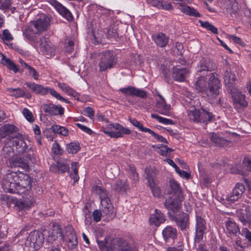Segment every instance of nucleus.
Returning <instances> with one entry per match:
<instances>
[{
  "mask_svg": "<svg viewBox=\"0 0 251 251\" xmlns=\"http://www.w3.org/2000/svg\"><path fill=\"white\" fill-rule=\"evenodd\" d=\"M2 185L6 192L22 194L31 189V178L27 174L12 172L6 175Z\"/></svg>",
  "mask_w": 251,
  "mask_h": 251,
  "instance_id": "nucleus-1",
  "label": "nucleus"
},
{
  "mask_svg": "<svg viewBox=\"0 0 251 251\" xmlns=\"http://www.w3.org/2000/svg\"><path fill=\"white\" fill-rule=\"evenodd\" d=\"M44 240V234L37 230L31 232L25 240V247L27 251H37Z\"/></svg>",
  "mask_w": 251,
  "mask_h": 251,
  "instance_id": "nucleus-2",
  "label": "nucleus"
},
{
  "mask_svg": "<svg viewBox=\"0 0 251 251\" xmlns=\"http://www.w3.org/2000/svg\"><path fill=\"white\" fill-rule=\"evenodd\" d=\"M25 84L27 86L32 92L36 94L45 95L49 93L52 96L56 99L64 101L66 103H69L70 101L65 98L62 97L58 92L52 88L44 87L43 86L36 84L34 82H26Z\"/></svg>",
  "mask_w": 251,
  "mask_h": 251,
  "instance_id": "nucleus-3",
  "label": "nucleus"
},
{
  "mask_svg": "<svg viewBox=\"0 0 251 251\" xmlns=\"http://www.w3.org/2000/svg\"><path fill=\"white\" fill-rule=\"evenodd\" d=\"M188 118L190 122L194 123H205L212 121L213 114L205 109L200 110L194 109L187 111Z\"/></svg>",
  "mask_w": 251,
  "mask_h": 251,
  "instance_id": "nucleus-4",
  "label": "nucleus"
},
{
  "mask_svg": "<svg viewBox=\"0 0 251 251\" xmlns=\"http://www.w3.org/2000/svg\"><path fill=\"white\" fill-rule=\"evenodd\" d=\"M111 251H138L135 247L129 246L128 242L121 238L111 240Z\"/></svg>",
  "mask_w": 251,
  "mask_h": 251,
  "instance_id": "nucleus-5",
  "label": "nucleus"
},
{
  "mask_svg": "<svg viewBox=\"0 0 251 251\" xmlns=\"http://www.w3.org/2000/svg\"><path fill=\"white\" fill-rule=\"evenodd\" d=\"M35 44H39L40 50L48 57L54 55L55 48L51 42L44 37H40L35 40Z\"/></svg>",
  "mask_w": 251,
  "mask_h": 251,
  "instance_id": "nucleus-6",
  "label": "nucleus"
},
{
  "mask_svg": "<svg viewBox=\"0 0 251 251\" xmlns=\"http://www.w3.org/2000/svg\"><path fill=\"white\" fill-rule=\"evenodd\" d=\"M195 227V243H200L203 240V235L207 229L205 220L201 216H197Z\"/></svg>",
  "mask_w": 251,
  "mask_h": 251,
  "instance_id": "nucleus-7",
  "label": "nucleus"
},
{
  "mask_svg": "<svg viewBox=\"0 0 251 251\" xmlns=\"http://www.w3.org/2000/svg\"><path fill=\"white\" fill-rule=\"evenodd\" d=\"M221 87V84L218 78L217 74H211L208 81V86L207 90L208 96L215 97L219 94V90Z\"/></svg>",
  "mask_w": 251,
  "mask_h": 251,
  "instance_id": "nucleus-8",
  "label": "nucleus"
},
{
  "mask_svg": "<svg viewBox=\"0 0 251 251\" xmlns=\"http://www.w3.org/2000/svg\"><path fill=\"white\" fill-rule=\"evenodd\" d=\"M183 197H178L175 196L168 197L165 199L164 202V206L168 210L172 211L174 213L178 211L180 209L181 202Z\"/></svg>",
  "mask_w": 251,
  "mask_h": 251,
  "instance_id": "nucleus-9",
  "label": "nucleus"
},
{
  "mask_svg": "<svg viewBox=\"0 0 251 251\" xmlns=\"http://www.w3.org/2000/svg\"><path fill=\"white\" fill-rule=\"evenodd\" d=\"M93 189L96 193L100 195V205L101 206V209L103 213L105 214H109V201H110V199L107 197V194L101 187L99 186H96L93 187Z\"/></svg>",
  "mask_w": 251,
  "mask_h": 251,
  "instance_id": "nucleus-10",
  "label": "nucleus"
},
{
  "mask_svg": "<svg viewBox=\"0 0 251 251\" xmlns=\"http://www.w3.org/2000/svg\"><path fill=\"white\" fill-rule=\"evenodd\" d=\"M51 20V17L50 16L43 14L37 20L32 22V25L40 32L47 30L50 25Z\"/></svg>",
  "mask_w": 251,
  "mask_h": 251,
  "instance_id": "nucleus-11",
  "label": "nucleus"
},
{
  "mask_svg": "<svg viewBox=\"0 0 251 251\" xmlns=\"http://www.w3.org/2000/svg\"><path fill=\"white\" fill-rule=\"evenodd\" d=\"M48 2L67 21L71 22L73 20L74 17L71 12L62 4L56 0H49Z\"/></svg>",
  "mask_w": 251,
  "mask_h": 251,
  "instance_id": "nucleus-12",
  "label": "nucleus"
},
{
  "mask_svg": "<svg viewBox=\"0 0 251 251\" xmlns=\"http://www.w3.org/2000/svg\"><path fill=\"white\" fill-rule=\"evenodd\" d=\"M245 190V185L240 182L237 183L232 191L227 196L226 200L230 202H234L241 198Z\"/></svg>",
  "mask_w": 251,
  "mask_h": 251,
  "instance_id": "nucleus-13",
  "label": "nucleus"
},
{
  "mask_svg": "<svg viewBox=\"0 0 251 251\" xmlns=\"http://www.w3.org/2000/svg\"><path fill=\"white\" fill-rule=\"evenodd\" d=\"M226 234L229 237H238L240 238V235H242L239 226L232 220L229 219L225 223Z\"/></svg>",
  "mask_w": 251,
  "mask_h": 251,
  "instance_id": "nucleus-14",
  "label": "nucleus"
},
{
  "mask_svg": "<svg viewBox=\"0 0 251 251\" xmlns=\"http://www.w3.org/2000/svg\"><path fill=\"white\" fill-rule=\"evenodd\" d=\"M9 137L13 139V146L16 148V150L18 153H24L28 150V148L21 134L17 133L16 135L10 136Z\"/></svg>",
  "mask_w": 251,
  "mask_h": 251,
  "instance_id": "nucleus-15",
  "label": "nucleus"
},
{
  "mask_svg": "<svg viewBox=\"0 0 251 251\" xmlns=\"http://www.w3.org/2000/svg\"><path fill=\"white\" fill-rule=\"evenodd\" d=\"M63 237L62 229L58 225L53 226L52 232L51 235L49 236L47 239V243L46 245L47 248H50V246L52 245H56V239L57 238Z\"/></svg>",
  "mask_w": 251,
  "mask_h": 251,
  "instance_id": "nucleus-16",
  "label": "nucleus"
},
{
  "mask_svg": "<svg viewBox=\"0 0 251 251\" xmlns=\"http://www.w3.org/2000/svg\"><path fill=\"white\" fill-rule=\"evenodd\" d=\"M130 133L129 129L125 128L119 124H111V137L118 138L123 137L124 134L128 135Z\"/></svg>",
  "mask_w": 251,
  "mask_h": 251,
  "instance_id": "nucleus-17",
  "label": "nucleus"
},
{
  "mask_svg": "<svg viewBox=\"0 0 251 251\" xmlns=\"http://www.w3.org/2000/svg\"><path fill=\"white\" fill-rule=\"evenodd\" d=\"M189 71L185 68H181L179 65L174 67L173 69V78L177 81H183L188 75Z\"/></svg>",
  "mask_w": 251,
  "mask_h": 251,
  "instance_id": "nucleus-18",
  "label": "nucleus"
},
{
  "mask_svg": "<svg viewBox=\"0 0 251 251\" xmlns=\"http://www.w3.org/2000/svg\"><path fill=\"white\" fill-rule=\"evenodd\" d=\"M172 220L175 222L181 230L188 228L189 225V216L185 213H182L178 216H173Z\"/></svg>",
  "mask_w": 251,
  "mask_h": 251,
  "instance_id": "nucleus-19",
  "label": "nucleus"
},
{
  "mask_svg": "<svg viewBox=\"0 0 251 251\" xmlns=\"http://www.w3.org/2000/svg\"><path fill=\"white\" fill-rule=\"evenodd\" d=\"M120 91L126 96H137L141 98L147 97V94L145 91L131 86L121 88Z\"/></svg>",
  "mask_w": 251,
  "mask_h": 251,
  "instance_id": "nucleus-20",
  "label": "nucleus"
},
{
  "mask_svg": "<svg viewBox=\"0 0 251 251\" xmlns=\"http://www.w3.org/2000/svg\"><path fill=\"white\" fill-rule=\"evenodd\" d=\"M42 107L45 113H47L50 115H63L64 114V108L61 106L50 103L44 104L42 106Z\"/></svg>",
  "mask_w": 251,
  "mask_h": 251,
  "instance_id": "nucleus-21",
  "label": "nucleus"
},
{
  "mask_svg": "<svg viewBox=\"0 0 251 251\" xmlns=\"http://www.w3.org/2000/svg\"><path fill=\"white\" fill-rule=\"evenodd\" d=\"M224 79L225 85L228 91H234V89L236 88L235 81L236 80L235 75L230 71L226 70L225 72Z\"/></svg>",
  "mask_w": 251,
  "mask_h": 251,
  "instance_id": "nucleus-22",
  "label": "nucleus"
},
{
  "mask_svg": "<svg viewBox=\"0 0 251 251\" xmlns=\"http://www.w3.org/2000/svg\"><path fill=\"white\" fill-rule=\"evenodd\" d=\"M233 91H229V92L232 95L233 103L235 106H247L248 103L245 100V96L242 94L236 88Z\"/></svg>",
  "mask_w": 251,
  "mask_h": 251,
  "instance_id": "nucleus-23",
  "label": "nucleus"
},
{
  "mask_svg": "<svg viewBox=\"0 0 251 251\" xmlns=\"http://www.w3.org/2000/svg\"><path fill=\"white\" fill-rule=\"evenodd\" d=\"M162 235L166 242H171L176 238L177 231L176 228L168 226L163 230Z\"/></svg>",
  "mask_w": 251,
  "mask_h": 251,
  "instance_id": "nucleus-24",
  "label": "nucleus"
},
{
  "mask_svg": "<svg viewBox=\"0 0 251 251\" xmlns=\"http://www.w3.org/2000/svg\"><path fill=\"white\" fill-rule=\"evenodd\" d=\"M216 68L215 64L209 58H204L199 62L198 72L214 71Z\"/></svg>",
  "mask_w": 251,
  "mask_h": 251,
  "instance_id": "nucleus-25",
  "label": "nucleus"
},
{
  "mask_svg": "<svg viewBox=\"0 0 251 251\" xmlns=\"http://www.w3.org/2000/svg\"><path fill=\"white\" fill-rule=\"evenodd\" d=\"M165 220V216L159 210L156 209L154 213L151 215L149 221L151 225L158 226L164 223Z\"/></svg>",
  "mask_w": 251,
  "mask_h": 251,
  "instance_id": "nucleus-26",
  "label": "nucleus"
},
{
  "mask_svg": "<svg viewBox=\"0 0 251 251\" xmlns=\"http://www.w3.org/2000/svg\"><path fill=\"white\" fill-rule=\"evenodd\" d=\"M9 165L12 168L20 167L24 169H28L29 168L28 161L27 159L18 156L10 159Z\"/></svg>",
  "mask_w": 251,
  "mask_h": 251,
  "instance_id": "nucleus-27",
  "label": "nucleus"
},
{
  "mask_svg": "<svg viewBox=\"0 0 251 251\" xmlns=\"http://www.w3.org/2000/svg\"><path fill=\"white\" fill-rule=\"evenodd\" d=\"M158 96L160 100L156 101L157 111L161 114L168 115L170 105L166 104L165 99L160 94H158Z\"/></svg>",
  "mask_w": 251,
  "mask_h": 251,
  "instance_id": "nucleus-28",
  "label": "nucleus"
},
{
  "mask_svg": "<svg viewBox=\"0 0 251 251\" xmlns=\"http://www.w3.org/2000/svg\"><path fill=\"white\" fill-rule=\"evenodd\" d=\"M153 40L158 47L164 48L169 42V37L163 33L154 34L152 36Z\"/></svg>",
  "mask_w": 251,
  "mask_h": 251,
  "instance_id": "nucleus-29",
  "label": "nucleus"
},
{
  "mask_svg": "<svg viewBox=\"0 0 251 251\" xmlns=\"http://www.w3.org/2000/svg\"><path fill=\"white\" fill-rule=\"evenodd\" d=\"M68 234H67V240L68 247L71 249L75 248L77 244V238L76 235L71 226L67 227Z\"/></svg>",
  "mask_w": 251,
  "mask_h": 251,
  "instance_id": "nucleus-30",
  "label": "nucleus"
},
{
  "mask_svg": "<svg viewBox=\"0 0 251 251\" xmlns=\"http://www.w3.org/2000/svg\"><path fill=\"white\" fill-rule=\"evenodd\" d=\"M169 186L171 192L170 194L178 197H183L182 190L179 184L175 179L169 180Z\"/></svg>",
  "mask_w": 251,
  "mask_h": 251,
  "instance_id": "nucleus-31",
  "label": "nucleus"
},
{
  "mask_svg": "<svg viewBox=\"0 0 251 251\" xmlns=\"http://www.w3.org/2000/svg\"><path fill=\"white\" fill-rule=\"evenodd\" d=\"M34 28V27L32 25L25 29L23 32V35L26 39L30 41H33L35 43V39L40 38V37H36L35 34H39L40 32L37 29Z\"/></svg>",
  "mask_w": 251,
  "mask_h": 251,
  "instance_id": "nucleus-32",
  "label": "nucleus"
},
{
  "mask_svg": "<svg viewBox=\"0 0 251 251\" xmlns=\"http://www.w3.org/2000/svg\"><path fill=\"white\" fill-rule=\"evenodd\" d=\"M209 138L212 142L219 147H224L228 143L227 140L220 136L219 134L214 133H211L210 134Z\"/></svg>",
  "mask_w": 251,
  "mask_h": 251,
  "instance_id": "nucleus-33",
  "label": "nucleus"
},
{
  "mask_svg": "<svg viewBox=\"0 0 251 251\" xmlns=\"http://www.w3.org/2000/svg\"><path fill=\"white\" fill-rule=\"evenodd\" d=\"M57 86L68 95L73 97L75 99L79 100V94L73 90L69 85L64 83L58 82Z\"/></svg>",
  "mask_w": 251,
  "mask_h": 251,
  "instance_id": "nucleus-34",
  "label": "nucleus"
},
{
  "mask_svg": "<svg viewBox=\"0 0 251 251\" xmlns=\"http://www.w3.org/2000/svg\"><path fill=\"white\" fill-rule=\"evenodd\" d=\"M103 55L104 57L101 58L99 63L100 71H104L110 67V51H106Z\"/></svg>",
  "mask_w": 251,
  "mask_h": 251,
  "instance_id": "nucleus-35",
  "label": "nucleus"
},
{
  "mask_svg": "<svg viewBox=\"0 0 251 251\" xmlns=\"http://www.w3.org/2000/svg\"><path fill=\"white\" fill-rule=\"evenodd\" d=\"M179 9L184 14L191 16L200 17L201 16L196 9L188 6L180 4L179 6Z\"/></svg>",
  "mask_w": 251,
  "mask_h": 251,
  "instance_id": "nucleus-36",
  "label": "nucleus"
},
{
  "mask_svg": "<svg viewBox=\"0 0 251 251\" xmlns=\"http://www.w3.org/2000/svg\"><path fill=\"white\" fill-rule=\"evenodd\" d=\"M238 218L244 225H251V213L250 212L240 211L238 212Z\"/></svg>",
  "mask_w": 251,
  "mask_h": 251,
  "instance_id": "nucleus-37",
  "label": "nucleus"
},
{
  "mask_svg": "<svg viewBox=\"0 0 251 251\" xmlns=\"http://www.w3.org/2000/svg\"><path fill=\"white\" fill-rule=\"evenodd\" d=\"M196 89L199 92H205L207 94V87L204 77H199L195 83Z\"/></svg>",
  "mask_w": 251,
  "mask_h": 251,
  "instance_id": "nucleus-38",
  "label": "nucleus"
},
{
  "mask_svg": "<svg viewBox=\"0 0 251 251\" xmlns=\"http://www.w3.org/2000/svg\"><path fill=\"white\" fill-rule=\"evenodd\" d=\"M156 172L155 169L152 167H147L145 169L146 178L148 180V184L156 182L155 179Z\"/></svg>",
  "mask_w": 251,
  "mask_h": 251,
  "instance_id": "nucleus-39",
  "label": "nucleus"
},
{
  "mask_svg": "<svg viewBox=\"0 0 251 251\" xmlns=\"http://www.w3.org/2000/svg\"><path fill=\"white\" fill-rule=\"evenodd\" d=\"M15 126L9 124L4 125L1 129V131L2 132L3 136H9L7 139H11L9 136L16 135L17 133H14L12 135L13 132L15 131Z\"/></svg>",
  "mask_w": 251,
  "mask_h": 251,
  "instance_id": "nucleus-40",
  "label": "nucleus"
},
{
  "mask_svg": "<svg viewBox=\"0 0 251 251\" xmlns=\"http://www.w3.org/2000/svg\"><path fill=\"white\" fill-rule=\"evenodd\" d=\"M1 63L3 65L6 66L9 70H13L15 73L19 72V69L10 59L7 58L4 55H2Z\"/></svg>",
  "mask_w": 251,
  "mask_h": 251,
  "instance_id": "nucleus-41",
  "label": "nucleus"
},
{
  "mask_svg": "<svg viewBox=\"0 0 251 251\" xmlns=\"http://www.w3.org/2000/svg\"><path fill=\"white\" fill-rule=\"evenodd\" d=\"M100 251H110V237L106 236L103 240H97Z\"/></svg>",
  "mask_w": 251,
  "mask_h": 251,
  "instance_id": "nucleus-42",
  "label": "nucleus"
},
{
  "mask_svg": "<svg viewBox=\"0 0 251 251\" xmlns=\"http://www.w3.org/2000/svg\"><path fill=\"white\" fill-rule=\"evenodd\" d=\"M7 90L11 94V96L14 97L16 98L23 97L25 95V91L20 88H8Z\"/></svg>",
  "mask_w": 251,
  "mask_h": 251,
  "instance_id": "nucleus-43",
  "label": "nucleus"
},
{
  "mask_svg": "<svg viewBox=\"0 0 251 251\" xmlns=\"http://www.w3.org/2000/svg\"><path fill=\"white\" fill-rule=\"evenodd\" d=\"M148 186L151 189L152 194L154 197L160 198L161 196V190L157 182L149 184Z\"/></svg>",
  "mask_w": 251,
  "mask_h": 251,
  "instance_id": "nucleus-44",
  "label": "nucleus"
},
{
  "mask_svg": "<svg viewBox=\"0 0 251 251\" xmlns=\"http://www.w3.org/2000/svg\"><path fill=\"white\" fill-rule=\"evenodd\" d=\"M80 149L78 143L72 142L67 145V150L69 153L75 154Z\"/></svg>",
  "mask_w": 251,
  "mask_h": 251,
  "instance_id": "nucleus-45",
  "label": "nucleus"
},
{
  "mask_svg": "<svg viewBox=\"0 0 251 251\" xmlns=\"http://www.w3.org/2000/svg\"><path fill=\"white\" fill-rule=\"evenodd\" d=\"M51 129L53 133L60 134L64 136H67L68 134V130L67 128L57 125L52 126Z\"/></svg>",
  "mask_w": 251,
  "mask_h": 251,
  "instance_id": "nucleus-46",
  "label": "nucleus"
},
{
  "mask_svg": "<svg viewBox=\"0 0 251 251\" xmlns=\"http://www.w3.org/2000/svg\"><path fill=\"white\" fill-rule=\"evenodd\" d=\"M239 9L238 2L236 0H229V4L227 7V11L230 14L236 12Z\"/></svg>",
  "mask_w": 251,
  "mask_h": 251,
  "instance_id": "nucleus-47",
  "label": "nucleus"
},
{
  "mask_svg": "<svg viewBox=\"0 0 251 251\" xmlns=\"http://www.w3.org/2000/svg\"><path fill=\"white\" fill-rule=\"evenodd\" d=\"M25 155L24 158L25 157V159H27V160L29 162H30L31 163H35L36 162V159L35 157V155L33 152V151L32 150L31 148H28V150L25 152Z\"/></svg>",
  "mask_w": 251,
  "mask_h": 251,
  "instance_id": "nucleus-48",
  "label": "nucleus"
},
{
  "mask_svg": "<svg viewBox=\"0 0 251 251\" xmlns=\"http://www.w3.org/2000/svg\"><path fill=\"white\" fill-rule=\"evenodd\" d=\"M158 152L164 156H168L173 151V150L166 145H161L158 147Z\"/></svg>",
  "mask_w": 251,
  "mask_h": 251,
  "instance_id": "nucleus-49",
  "label": "nucleus"
},
{
  "mask_svg": "<svg viewBox=\"0 0 251 251\" xmlns=\"http://www.w3.org/2000/svg\"><path fill=\"white\" fill-rule=\"evenodd\" d=\"M57 167L62 173L68 171L69 169V165L67 163V161L65 160H60L57 162Z\"/></svg>",
  "mask_w": 251,
  "mask_h": 251,
  "instance_id": "nucleus-50",
  "label": "nucleus"
},
{
  "mask_svg": "<svg viewBox=\"0 0 251 251\" xmlns=\"http://www.w3.org/2000/svg\"><path fill=\"white\" fill-rule=\"evenodd\" d=\"M200 23L201 24V25L207 29V30L211 31L213 33L215 34H218V29L214 26H213L212 24H210L208 22H202V21H200Z\"/></svg>",
  "mask_w": 251,
  "mask_h": 251,
  "instance_id": "nucleus-51",
  "label": "nucleus"
},
{
  "mask_svg": "<svg viewBox=\"0 0 251 251\" xmlns=\"http://www.w3.org/2000/svg\"><path fill=\"white\" fill-rule=\"evenodd\" d=\"M128 188L126 182L122 180H118L116 184L115 190L118 192H126Z\"/></svg>",
  "mask_w": 251,
  "mask_h": 251,
  "instance_id": "nucleus-52",
  "label": "nucleus"
},
{
  "mask_svg": "<svg viewBox=\"0 0 251 251\" xmlns=\"http://www.w3.org/2000/svg\"><path fill=\"white\" fill-rule=\"evenodd\" d=\"M111 44H115L116 43L118 42L120 40V37L118 33V28L116 27L114 28H112V30L111 31Z\"/></svg>",
  "mask_w": 251,
  "mask_h": 251,
  "instance_id": "nucleus-53",
  "label": "nucleus"
},
{
  "mask_svg": "<svg viewBox=\"0 0 251 251\" xmlns=\"http://www.w3.org/2000/svg\"><path fill=\"white\" fill-rule=\"evenodd\" d=\"M151 116L152 118L156 119L160 123H163L165 125H173L174 122L171 120L162 117L158 115L151 114Z\"/></svg>",
  "mask_w": 251,
  "mask_h": 251,
  "instance_id": "nucleus-54",
  "label": "nucleus"
},
{
  "mask_svg": "<svg viewBox=\"0 0 251 251\" xmlns=\"http://www.w3.org/2000/svg\"><path fill=\"white\" fill-rule=\"evenodd\" d=\"M130 123L135 126L137 127L139 130L142 132H148L150 131V128L144 127L140 122H138L135 119H130Z\"/></svg>",
  "mask_w": 251,
  "mask_h": 251,
  "instance_id": "nucleus-55",
  "label": "nucleus"
},
{
  "mask_svg": "<svg viewBox=\"0 0 251 251\" xmlns=\"http://www.w3.org/2000/svg\"><path fill=\"white\" fill-rule=\"evenodd\" d=\"M23 114L25 119L29 122H33L34 121V118L33 114L27 108H25L23 110Z\"/></svg>",
  "mask_w": 251,
  "mask_h": 251,
  "instance_id": "nucleus-56",
  "label": "nucleus"
},
{
  "mask_svg": "<svg viewBox=\"0 0 251 251\" xmlns=\"http://www.w3.org/2000/svg\"><path fill=\"white\" fill-rule=\"evenodd\" d=\"M51 150L53 153L56 155H60L63 152V150L60 148L59 144L56 142L52 144Z\"/></svg>",
  "mask_w": 251,
  "mask_h": 251,
  "instance_id": "nucleus-57",
  "label": "nucleus"
},
{
  "mask_svg": "<svg viewBox=\"0 0 251 251\" xmlns=\"http://www.w3.org/2000/svg\"><path fill=\"white\" fill-rule=\"evenodd\" d=\"M0 37L2 40L8 41L12 40L13 39L12 35L8 29H4L3 31L2 34H0Z\"/></svg>",
  "mask_w": 251,
  "mask_h": 251,
  "instance_id": "nucleus-58",
  "label": "nucleus"
},
{
  "mask_svg": "<svg viewBox=\"0 0 251 251\" xmlns=\"http://www.w3.org/2000/svg\"><path fill=\"white\" fill-rule=\"evenodd\" d=\"M149 133L151 134L155 139H156L158 142H162L164 143H168L167 140L161 135H159L151 129L148 132Z\"/></svg>",
  "mask_w": 251,
  "mask_h": 251,
  "instance_id": "nucleus-59",
  "label": "nucleus"
},
{
  "mask_svg": "<svg viewBox=\"0 0 251 251\" xmlns=\"http://www.w3.org/2000/svg\"><path fill=\"white\" fill-rule=\"evenodd\" d=\"M147 2L153 6L157 7L159 8L164 7V5L161 0H147Z\"/></svg>",
  "mask_w": 251,
  "mask_h": 251,
  "instance_id": "nucleus-60",
  "label": "nucleus"
},
{
  "mask_svg": "<svg viewBox=\"0 0 251 251\" xmlns=\"http://www.w3.org/2000/svg\"><path fill=\"white\" fill-rule=\"evenodd\" d=\"M27 70L28 71V73L30 75H32L35 79H38L39 76V74L34 69L30 66L29 67H28V69Z\"/></svg>",
  "mask_w": 251,
  "mask_h": 251,
  "instance_id": "nucleus-61",
  "label": "nucleus"
},
{
  "mask_svg": "<svg viewBox=\"0 0 251 251\" xmlns=\"http://www.w3.org/2000/svg\"><path fill=\"white\" fill-rule=\"evenodd\" d=\"M85 114L91 119H93L94 116V111L91 107H87L83 109Z\"/></svg>",
  "mask_w": 251,
  "mask_h": 251,
  "instance_id": "nucleus-62",
  "label": "nucleus"
},
{
  "mask_svg": "<svg viewBox=\"0 0 251 251\" xmlns=\"http://www.w3.org/2000/svg\"><path fill=\"white\" fill-rule=\"evenodd\" d=\"M183 248L184 246L183 243L180 242L177 247H168L167 249V251H183Z\"/></svg>",
  "mask_w": 251,
  "mask_h": 251,
  "instance_id": "nucleus-63",
  "label": "nucleus"
},
{
  "mask_svg": "<svg viewBox=\"0 0 251 251\" xmlns=\"http://www.w3.org/2000/svg\"><path fill=\"white\" fill-rule=\"evenodd\" d=\"M101 213L100 210H95L93 213L94 220L96 222H99L101 219Z\"/></svg>",
  "mask_w": 251,
  "mask_h": 251,
  "instance_id": "nucleus-64",
  "label": "nucleus"
}]
</instances>
